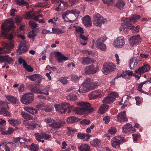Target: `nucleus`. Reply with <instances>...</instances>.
<instances>
[{"mask_svg": "<svg viewBox=\"0 0 151 151\" xmlns=\"http://www.w3.org/2000/svg\"><path fill=\"white\" fill-rule=\"evenodd\" d=\"M140 18L139 15H133L129 18H126L124 20V22L121 23L119 31L121 32L123 30L125 33H127L129 30L134 29L135 27L132 24L137 22Z\"/></svg>", "mask_w": 151, "mask_h": 151, "instance_id": "obj_1", "label": "nucleus"}, {"mask_svg": "<svg viewBox=\"0 0 151 151\" xmlns=\"http://www.w3.org/2000/svg\"><path fill=\"white\" fill-rule=\"evenodd\" d=\"M55 56L57 57V60L60 63L63 60H66L68 59V57H65L59 52H57L55 53Z\"/></svg>", "mask_w": 151, "mask_h": 151, "instance_id": "obj_26", "label": "nucleus"}, {"mask_svg": "<svg viewBox=\"0 0 151 151\" xmlns=\"http://www.w3.org/2000/svg\"><path fill=\"white\" fill-rule=\"evenodd\" d=\"M23 124L26 128L30 130L34 129L36 127L37 125L36 124L34 123L33 121L24 120Z\"/></svg>", "mask_w": 151, "mask_h": 151, "instance_id": "obj_19", "label": "nucleus"}, {"mask_svg": "<svg viewBox=\"0 0 151 151\" xmlns=\"http://www.w3.org/2000/svg\"><path fill=\"white\" fill-rule=\"evenodd\" d=\"M29 23L30 25L33 27V28H35L36 29V30H39L38 29L36 28L37 24L36 22L32 21H31L29 22Z\"/></svg>", "mask_w": 151, "mask_h": 151, "instance_id": "obj_59", "label": "nucleus"}, {"mask_svg": "<svg viewBox=\"0 0 151 151\" xmlns=\"http://www.w3.org/2000/svg\"><path fill=\"white\" fill-rule=\"evenodd\" d=\"M125 4L126 3L124 1L118 0L115 4V6L119 9H124Z\"/></svg>", "mask_w": 151, "mask_h": 151, "instance_id": "obj_27", "label": "nucleus"}, {"mask_svg": "<svg viewBox=\"0 0 151 151\" xmlns=\"http://www.w3.org/2000/svg\"><path fill=\"white\" fill-rule=\"evenodd\" d=\"M42 139H47L51 137V135L46 134L45 133H42Z\"/></svg>", "mask_w": 151, "mask_h": 151, "instance_id": "obj_62", "label": "nucleus"}, {"mask_svg": "<svg viewBox=\"0 0 151 151\" xmlns=\"http://www.w3.org/2000/svg\"><path fill=\"white\" fill-rule=\"evenodd\" d=\"M82 76H78L76 75H72L71 76V80L73 81L76 82L79 80Z\"/></svg>", "mask_w": 151, "mask_h": 151, "instance_id": "obj_57", "label": "nucleus"}, {"mask_svg": "<svg viewBox=\"0 0 151 151\" xmlns=\"http://www.w3.org/2000/svg\"><path fill=\"white\" fill-rule=\"evenodd\" d=\"M67 129V133L69 136H74L75 133L76 132V129H74L71 127H68Z\"/></svg>", "mask_w": 151, "mask_h": 151, "instance_id": "obj_41", "label": "nucleus"}, {"mask_svg": "<svg viewBox=\"0 0 151 151\" xmlns=\"http://www.w3.org/2000/svg\"><path fill=\"white\" fill-rule=\"evenodd\" d=\"M8 122L12 126H18L20 123L19 121L13 118L10 119L8 120Z\"/></svg>", "mask_w": 151, "mask_h": 151, "instance_id": "obj_40", "label": "nucleus"}, {"mask_svg": "<svg viewBox=\"0 0 151 151\" xmlns=\"http://www.w3.org/2000/svg\"><path fill=\"white\" fill-rule=\"evenodd\" d=\"M64 32L63 31L60 29L54 28H52V32H50V33H53L56 34H59L63 33Z\"/></svg>", "mask_w": 151, "mask_h": 151, "instance_id": "obj_48", "label": "nucleus"}, {"mask_svg": "<svg viewBox=\"0 0 151 151\" xmlns=\"http://www.w3.org/2000/svg\"><path fill=\"white\" fill-rule=\"evenodd\" d=\"M133 61H134V63L133 65V67L134 68L137 67L139 64L141 60L137 56H136L131 58L130 62H132Z\"/></svg>", "mask_w": 151, "mask_h": 151, "instance_id": "obj_38", "label": "nucleus"}, {"mask_svg": "<svg viewBox=\"0 0 151 151\" xmlns=\"http://www.w3.org/2000/svg\"><path fill=\"white\" fill-rule=\"evenodd\" d=\"M107 39V38L104 36L98 38L95 42L96 47L101 44L104 43Z\"/></svg>", "mask_w": 151, "mask_h": 151, "instance_id": "obj_36", "label": "nucleus"}, {"mask_svg": "<svg viewBox=\"0 0 151 151\" xmlns=\"http://www.w3.org/2000/svg\"><path fill=\"white\" fill-rule=\"evenodd\" d=\"M50 88V86L48 85L44 89H42L41 88L38 89L37 88H34L32 90L34 93L48 95H49V93L48 91L49 90Z\"/></svg>", "mask_w": 151, "mask_h": 151, "instance_id": "obj_17", "label": "nucleus"}, {"mask_svg": "<svg viewBox=\"0 0 151 151\" xmlns=\"http://www.w3.org/2000/svg\"><path fill=\"white\" fill-rule=\"evenodd\" d=\"M8 104L9 103L6 101H2V104H1V105L0 107L1 108L0 109V115H2L7 116H10V112L7 111V110L9 109Z\"/></svg>", "mask_w": 151, "mask_h": 151, "instance_id": "obj_9", "label": "nucleus"}, {"mask_svg": "<svg viewBox=\"0 0 151 151\" xmlns=\"http://www.w3.org/2000/svg\"><path fill=\"white\" fill-rule=\"evenodd\" d=\"M5 96L6 99L11 103L14 104H16L18 103V99L12 95H6Z\"/></svg>", "mask_w": 151, "mask_h": 151, "instance_id": "obj_34", "label": "nucleus"}, {"mask_svg": "<svg viewBox=\"0 0 151 151\" xmlns=\"http://www.w3.org/2000/svg\"><path fill=\"white\" fill-rule=\"evenodd\" d=\"M35 139L38 142H41L43 143L44 142V140L43 139H42V132L36 133L35 134Z\"/></svg>", "mask_w": 151, "mask_h": 151, "instance_id": "obj_43", "label": "nucleus"}, {"mask_svg": "<svg viewBox=\"0 0 151 151\" xmlns=\"http://www.w3.org/2000/svg\"><path fill=\"white\" fill-rule=\"evenodd\" d=\"M28 43L25 41L20 42L18 49L16 51L18 54L20 55L22 53H24L27 52L28 48Z\"/></svg>", "mask_w": 151, "mask_h": 151, "instance_id": "obj_12", "label": "nucleus"}, {"mask_svg": "<svg viewBox=\"0 0 151 151\" xmlns=\"http://www.w3.org/2000/svg\"><path fill=\"white\" fill-rule=\"evenodd\" d=\"M104 95V93L101 90H96L89 94V97L90 99H96L103 97Z\"/></svg>", "mask_w": 151, "mask_h": 151, "instance_id": "obj_14", "label": "nucleus"}, {"mask_svg": "<svg viewBox=\"0 0 151 151\" xmlns=\"http://www.w3.org/2000/svg\"><path fill=\"white\" fill-rule=\"evenodd\" d=\"M14 23L12 20L7 19L1 25V33L0 35L1 37H6L9 40H12L13 36L11 34L7 35L8 32L12 29L14 27Z\"/></svg>", "mask_w": 151, "mask_h": 151, "instance_id": "obj_2", "label": "nucleus"}, {"mask_svg": "<svg viewBox=\"0 0 151 151\" xmlns=\"http://www.w3.org/2000/svg\"><path fill=\"white\" fill-rule=\"evenodd\" d=\"M90 144L93 147H96L101 145V140L96 139L91 141Z\"/></svg>", "mask_w": 151, "mask_h": 151, "instance_id": "obj_42", "label": "nucleus"}, {"mask_svg": "<svg viewBox=\"0 0 151 151\" xmlns=\"http://www.w3.org/2000/svg\"><path fill=\"white\" fill-rule=\"evenodd\" d=\"M96 47L97 48L99 49L100 50L103 51L106 50L107 48L106 45L104 44V43L101 44L100 45H99L98 46H97Z\"/></svg>", "mask_w": 151, "mask_h": 151, "instance_id": "obj_55", "label": "nucleus"}, {"mask_svg": "<svg viewBox=\"0 0 151 151\" xmlns=\"http://www.w3.org/2000/svg\"><path fill=\"white\" fill-rule=\"evenodd\" d=\"M78 105L80 107L73 108V111L77 114H88L93 111V109L91 107L90 104L87 102H81L78 103Z\"/></svg>", "mask_w": 151, "mask_h": 151, "instance_id": "obj_3", "label": "nucleus"}, {"mask_svg": "<svg viewBox=\"0 0 151 151\" xmlns=\"http://www.w3.org/2000/svg\"><path fill=\"white\" fill-rule=\"evenodd\" d=\"M75 30L77 32H79L81 34L84 33V31L83 28L80 27H78L75 29Z\"/></svg>", "mask_w": 151, "mask_h": 151, "instance_id": "obj_64", "label": "nucleus"}, {"mask_svg": "<svg viewBox=\"0 0 151 151\" xmlns=\"http://www.w3.org/2000/svg\"><path fill=\"white\" fill-rule=\"evenodd\" d=\"M26 77L32 81H37L39 83L40 82L41 76L40 74H35L29 76H27Z\"/></svg>", "mask_w": 151, "mask_h": 151, "instance_id": "obj_24", "label": "nucleus"}, {"mask_svg": "<svg viewBox=\"0 0 151 151\" xmlns=\"http://www.w3.org/2000/svg\"><path fill=\"white\" fill-rule=\"evenodd\" d=\"M77 136L78 138L82 139L84 141H85L89 139L91 136L88 134H85L83 133H78Z\"/></svg>", "mask_w": 151, "mask_h": 151, "instance_id": "obj_28", "label": "nucleus"}, {"mask_svg": "<svg viewBox=\"0 0 151 151\" xmlns=\"http://www.w3.org/2000/svg\"><path fill=\"white\" fill-rule=\"evenodd\" d=\"M117 118L118 121L120 122H125L128 121L126 117V112L124 111L119 113L117 115Z\"/></svg>", "mask_w": 151, "mask_h": 151, "instance_id": "obj_21", "label": "nucleus"}, {"mask_svg": "<svg viewBox=\"0 0 151 151\" xmlns=\"http://www.w3.org/2000/svg\"><path fill=\"white\" fill-rule=\"evenodd\" d=\"M33 100V96L31 93H27L23 95L21 99V101L23 104L28 105L31 103Z\"/></svg>", "mask_w": 151, "mask_h": 151, "instance_id": "obj_7", "label": "nucleus"}, {"mask_svg": "<svg viewBox=\"0 0 151 151\" xmlns=\"http://www.w3.org/2000/svg\"><path fill=\"white\" fill-rule=\"evenodd\" d=\"M92 81V79L91 78H86L84 80V82L83 83L87 86H89Z\"/></svg>", "mask_w": 151, "mask_h": 151, "instance_id": "obj_54", "label": "nucleus"}, {"mask_svg": "<svg viewBox=\"0 0 151 151\" xmlns=\"http://www.w3.org/2000/svg\"><path fill=\"white\" fill-rule=\"evenodd\" d=\"M124 141V139L123 137H113L111 141V145L113 148L118 149L120 147V144Z\"/></svg>", "mask_w": 151, "mask_h": 151, "instance_id": "obj_6", "label": "nucleus"}, {"mask_svg": "<svg viewBox=\"0 0 151 151\" xmlns=\"http://www.w3.org/2000/svg\"><path fill=\"white\" fill-rule=\"evenodd\" d=\"M80 87L82 89V93H84L90 91L89 86H87L83 83L81 85Z\"/></svg>", "mask_w": 151, "mask_h": 151, "instance_id": "obj_49", "label": "nucleus"}, {"mask_svg": "<svg viewBox=\"0 0 151 151\" xmlns=\"http://www.w3.org/2000/svg\"><path fill=\"white\" fill-rule=\"evenodd\" d=\"M115 69V65L113 63H106L103 65L102 72L103 73L107 74L109 72L114 70Z\"/></svg>", "mask_w": 151, "mask_h": 151, "instance_id": "obj_11", "label": "nucleus"}, {"mask_svg": "<svg viewBox=\"0 0 151 151\" xmlns=\"http://www.w3.org/2000/svg\"><path fill=\"white\" fill-rule=\"evenodd\" d=\"M99 85L98 82L97 81H92L90 86H89L90 88V90H91L95 89Z\"/></svg>", "mask_w": 151, "mask_h": 151, "instance_id": "obj_50", "label": "nucleus"}, {"mask_svg": "<svg viewBox=\"0 0 151 151\" xmlns=\"http://www.w3.org/2000/svg\"><path fill=\"white\" fill-rule=\"evenodd\" d=\"M99 69L97 66L95 67L93 65H91L86 67L84 69V72L87 74H93L96 73Z\"/></svg>", "mask_w": 151, "mask_h": 151, "instance_id": "obj_15", "label": "nucleus"}, {"mask_svg": "<svg viewBox=\"0 0 151 151\" xmlns=\"http://www.w3.org/2000/svg\"><path fill=\"white\" fill-rule=\"evenodd\" d=\"M105 20V19L99 14H95L93 18V24L99 27L101 26L102 24L104 23Z\"/></svg>", "mask_w": 151, "mask_h": 151, "instance_id": "obj_5", "label": "nucleus"}, {"mask_svg": "<svg viewBox=\"0 0 151 151\" xmlns=\"http://www.w3.org/2000/svg\"><path fill=\"white\" fill-rule=\"evenodd\" d=\"M69 14L67 11L65 12H63L62 14V19L64 20V21L67 22H70L71 23H73V22L75 21V20H69L68 18L66 17Z\"/></svg>", "mask_w": 151, "mask_h": 151, "instance_id": "obj_44", "label": "nucleus"}, {"mask_svg": "<svg viewBox=\"0 0 151 151\" xmlns=\"http://www.w3.org/2000/svg\"><path fill=\"white\" fill-rule=\"evenodd\" d=\"M58 81H60L63 84L65 85L67 83L68 81L65 77L61 78L59 79Z\"/></svg>", "mask_w": 151, "mask_h": 151, "instance_id": "obj_60", "label": "nucleus"}, {"mask_svg": "<svg viewBox=\"0 0 151 151\" xmlns=\"http://www.w3.org/2000/svg\"><path fill=\"white\" fill-rule=\"evenodd\" d=\"M122 130L124 133H126L129 131H131L132 132L135 131V129L132 127L131 124L129 123H127L123 126L122 128Z\"/></svg>", "mask_w": 151, "mask_h": 151, "instance_id": "obj_20", "label": "nucleus"}, {"mask_svg": "<svg viewBox=\"0 0 151 151\" xmlns=\"http://www.w3.org/2000/svg\"><path fill=\"white\" fill-rule=\"evenodd\" d=\"M20 144H23L25 145V143L26 142H28V141L30 142V139H27L25 138L24 137H21V139L20 140Z\"/></svg>", "mask_w": 151, "mask_h": 151, "instance_id": "obj_63", "label": "nucleus"}, {"mask_svg": "<svg viewBox=\"0 0 151 151\" xmlns=\"http://www.w3.org/2000/svg\"><path fill=\"white\" fill-rule=\"evenodd\" d=\"M115 99L113 97L111 96L110 95L104 98L102 100V102L105 104H111L115 101Z\"/></svg>", "mask_w": 151, "mask_h": 151, "instance_id": "obj_32", "label": "nucleus"}, {"mask_svg": "<svg viewBox=\"0 0 151 151\" xmlns=\"http://www.w3.org/2000/svg\"><path fill=\"white\" fill-rule=\"evenodd\" d=\"M16 4L19 6H24L28 5V3L24 1V0H15Z\"/></svg>", "mask_w": 151, "mask_h": 151, "instance_id": "obj_46", "label": "nucleus"}, {"mask_svg": "<svg viewBox=\"0 0 151 151\" xmlns=\"http://www.w3.org/2000/svg\"><path fill=\"white\" fill-rule=\"evenodd\" d=\"M82 61L81 62V63L84 65L94 63L95 62L93 59L89 57L82 58Z\"/></svg>", "mask_w": 151, "mask_h": 151, "instance_id": "obj_23", "label": "nucleus"}, {"mask_svg": "<svg viewBox=\"0 0 151 151\" xmlns=\"http://www.w3.org/2000/svg\"><path fill=\"white\" fill-rule=\"evenodd\" d=\"M108 109V106L107 105L103 104L100 107L98 110L99 113L101 114L105 113Z\"/></svg>", "mask_w": 151, "mask_h": 151, "instance_id": "obj_35", "label": "nucleus"}, {"mask_svg": "<svg viewBox=\"0 0 151 151\" xmlns=\"http://www.w3.org/2000/svg\"><path fill=\"white\" fill-rule=\"evenodd\" d=\"M67 99L69 100L75 101L77 99L76 96L73 94H70L66 97Z\"/></svg>", "mask_w": 151, "mask_h": 151, "instance_id": "obj_51", "label": "nucleus"}, {"mask_svg": "<svg viewBox=\"0 0 151 151\" xmlns=\"http://www.w3.org/2000/svg\"><path fill=\"white\" fill-rule=\"evenodd\" d=\"M35 14L32 13L31 14L29 13H28L26 14V16L27 17H29L30 18H32L33 19L37 21L38 20V17L37 16H35Z\"/></svg>", "mask_w": 151, "mask_h": 151, "instance_id": "obj_47", "label": "nucleus"}, {"mask_svg": "<svg viewBox=\"0 0 151 151\" xmlns=\"http://www.w3.org/2000/svg\"><path fill=\"white\" fill-rule=\"evenodd\" d=\"M27 147L30 151H38L39 145L32 143L30 145H28L25 144Z\"/></svg>", "mask_w": 151, "mask_h": 151, "instance_id": "obj_31", "label": "nucleus"}, {"mask_svg": "<svg viewBox=\"0 0 151 151\" xmlns=\"http://www.w3.org/2000/svg\"><path fill=\"white\" fill-rule=\"evenodd\" d=\"M65 122L62 120H54L49 126L54 130H57L61 128L65 125Z\"/></svg>", "mask_w": 151, "mask_h": 151, "instance_id": "obj_10", "label": "nucleus"}, {"mask_svg": "<svg viewBox=\"0 0 151 151\" xmlns=\"http://www.w3.org/2000/svg\"><path fill=\"white\" fill-rule=\"evenodd\" d=\"M13 61L12 58L8 55L5 56L0 55V62H5L8 64H11Z\"/></svg>", "mask_w": 151, "mask_h": 151, "instance_id": "obj_22", "label": "nucleus"}, {"mask_svg": "<svg viewBox=\"0 0 151 151\" xmlns=\"http://www.w3.org/2000/svg\"><path fill=\"white\" fill-rule=\"evenodd\" d=\"M23 67L25 70L28 72H31L33 71V69L30 65H28L27 63H24V64Z\"/></svg>", "mask_w": 151, "mask_h": 151, "instance_id": "obj_53", "label": "nucleus"}, {"mask_svg": "<svg viewBox=\"0 0 151 151\" xmlns=\"http://www.w3.org/2000/svg\"><path fill=\"white\" fill-rule=\"evenodd\" d=\"M54 120L53 119L49 117L45 119V121L49 125L50 124H52Z\"/></svg>", "mask_w": 151, "mask_h": 151, "instance_id": "obj_61", "label": "nucleus"}, {"mask_svg": "<svg viewBox=\"0 0 151 151\" xmlns=\"http://www.w3.org/2000/svg\"><path fill=\"white\" fill-rule=\"evenodd\" d=\"M79 121V119L75 116H71L67 118L66 121L69 124L73 123Z\"/></svg>", "mask_w": 151, "mask_h": 151, "instance_id": "obj_37", "label": "nucleus"}, {"mask_svg": "<svg viewBox=\"0 0 151 151\" xmlns=\"http://www.w3.org/2000/svg\"><path fill=\"white\" fill-rule=\"evenodd\" d=\"M83 22L84 25L87 27H90L92 25L91 20L89 15H86L83 17Z\"/></svg>", "mask_w": 151, "mask_h": 151, "instance_id": "obj_25", "label": "nucleus"}, {"mask_svg": "<svg viewBox=\"0 0 151 151\" xmlns=\"http://www.w3.org/2000/svg\"><path fill=\"white\" fill-rule=\"evenodd\" d=\"M78 148L80 151H90V146L87 144H82L78 147Z\"/></svg>", "mask_w": 151, "mask_h": 151, "instance_id": "obj_33", "label": "nucleus"}, {"mask_svg": "<svg viewBox=\"0 0 151 151\" xmlns=\"http://www.w3.org/2000/svg\"><path fill=\"white\" fill-rule=\"evenodd\" d=\"M24 109L26 111L32 114H36L38 112L36 109L28 106L24 107Z\"/></svg>", "mask_w": 151, "mask_h": 151, "instance_id": "obj_29", "label": "nucleus"}, {"mask_svg": "<svg viewBox=\"0 0 151 151\" xmlns=\"http://www.w3.org/2000/svg\"><path fill=\"white\" fill-rule=\"evenodd\" d=\"M116 129L113 127H111L108 130V132L111 135H114L116 133Z\"/></svg>", "mask_w": 151, "mask_h": 151, "instance_id": "obj_58", "label": "nucleus"}, {"mask_svg": "<svg viewBox=\"0 0 151 151\" xmlns=\"http://www.w3.org/2000/svg\"><path fill=\"white\" fill-rule=\"evenodd\" d=\"M21 114L24 119L28 120L32 119V117L29 114L23 111H21Z\"/></svg>", "mask_w": 151, "mask_h": 151, "instance_id": "obj_45", "label": "nucleus"}, {"mask_svg": "<svg viewBox=\"0 0 151 151\" xmlns=\"http://www.w3.org/2000/svg\"><path fill=\"white\" fill-rule=\"evenodd\" d=\"M39 30H36L35 28H32V30L29 32L28 36L29 38H32V41H34V37L37 35Z\"/></svg>", "mask_w": 151, "mask_h": 151, "instance_id": "obj_30", "label": "nucleus"}, {"mask_svg": "<svg viewBox=\"0 0 151 151\" xmlns=\"http://www.w3.org/2000/svg\"><path fill=\"white\" fill-rule=\"evenodd\" d=\"M36 107L38 109L39 111L44 110L46 112H50L51 109H46V107L43 104H39L36 106Z\"/></svg>", "mask_w": 151, "mask_h": 151, "instance_id": "obj_39", "label": "nucleus"}, {"mask_svg": "<svg viewBox=\"0 0 151 151\" xmlns=\"http://www.w3.org/2000/svg\"><path fill=\"white\" fill-rule=\"evenodd\" d=\"M141 39L139 35L132 36L129 40V45L133 46L134 45L138 44L141 42Z\"/></svg>", "mask_w": 151, "mask_h": 151, "instance_id": "obj_16", "label": "nucleus"}, {"mask_svg": "<svg viewBox=\"0 0 151 151\" xmlns=\"http://www.w3.org/2000/svg\"><path fill=\"white\" fill-rule=\"evenodd\" d=\"M14 131V129L13 128L9 127L7 131L3 132L2 134H12Z\"/></svg>", "mask_w": 151, "mask_h": 151, "instance_id": "obj_56", "label": "nucleus"}, {"mask_svg": "<svg viewBox=\"0 0 151 151\" xmlns=\"http://www.w3.org/2000/svg\"><path fill=\"white\" fill-rule=\"evenodd\" d=\"M68 14H73L74 15H77L78 16L80 13V12L79 11L77 10L76 9H73L71 10H67Z\"/></svg>", "mask_w": 151, "mask_h": 151, "instance_id": "obj_52", "label": "nucleus"}, {"mask_svg": "<svg viewBox=\"0 0 151 151\" xmlns=\"http://www.w3.org/2000/svg\"><path fill=\"white\" fill-rule=\"evenodd\" d=\"M56 110L61 114H64L66 112L67 109L70 107V104L68 103H64L54 105Z\"/></svg>", "mask_w": 151, "mask_h": 151, "instance_id": "obj_8", "label": "nucleus"}, {"mask_svg": "<svg viewBox=\"0 0 151 151\" xmlns=\"http://www.w3.org/2000/svg\"><path fill=\"white\" fill-rule=\"evenodd\" d=\"M150 69L149 65L148 64H144L141 67L135 70L136 74H142L145 72L148 71Z\"/></svg>", "mask_w": 151, "mask_h": 151, "instance_id": "obj_18", "label": "nucleus"}, {"mask_svg": "<svg viewBox=\"0 0 151 151\" xmlns=\"http://www.w3.org/2000/svg\"><path fill=\"white\" fill-rule=\"evenodd\" d=\"M125 44L124 39L122 36L117 38L113 43V45L116 48H121L123 47Z\"/></svg>", "mask_w": 151, "mask_h": 151, "instance_id": "obj_13", "label": "nucleus"}, {"mask_svg": "<svg viewBox=\"0 0 151 151\" xmlns=\"http://www.w3.org/2000/svg\"><path fill=\"white\" fill-rule=\"evenodd\" d=\"M2 45L3 47H0V54H4L5 53H9L12 49L14 47V45L12 42H10L7 43L2 42Z\"/></svg>", "mask_w": 151, "mask_h": 151, "instance_id": "obj_4", "label": "nucleus"}]
</instances>
